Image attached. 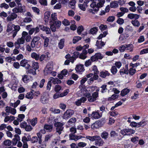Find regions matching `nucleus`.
Wrapping results in <instances>:
<instances>
[{
  "instance_id": "1",
  "label": "nucleus",
  "mask_w": 148,
  "mask_h": 148,
  "mask_svg": "<svg viewBox=\"0 0 148 148\" xmlns=\"http://www.w3.org/2000/svg\"><path fill=\"white\" fill-rule=\"evenodd\" d=\"M85 96L87 98L88 101L90 102H93L97 100V93L93 92L91 95L90 93H87L85 95Z\"/></svg>"
},
{
  "instance_id": "2",
  "label": "nucleus",
  "mask_w": 148,
  "mask_h": 148,
  "mask_svg": "<svg viewBox=\"0 0 148 148\" xmlns=\"http://www.w3.org/2000/svg\"><path fill=\"white\" fill-rule=\"evenodd\" d=\"M53 68V62H50L48 63L44 71L45 75L49 74L51 73Z\"/></svg>"
},
{
  "instance_id": "3",
  "label": "nucleus",
  "mask_w": 148,
  "mask_h": 148,
  "mask_svg": "<svg viewBox=\"0 0 148 148\" xmlns=\"http://www.w3.org/2000/svg\"><path fill=\"white\" fill-rule=\"evenodd\" d=\"M135 130L132 129L126 128L121 130L120 133L124 136H130L134 134L135 132Z\"/></svg>"
},
{
  "instance_id": "4",
  "label": "nucleus",
  "mask_w": 148,
  "mask_h": 148,
  "mask_svg": "<svg viewBox=\"0 0 148 148\" xmlns=\"http://www.w3.org/2000/svg\"><path fill=\"white\" fill-rule=\"evenodd\" d=\"M40 39V38L39 36H36L34 37L31 43V46L32 48L38 47Z\"/></svg>"
},
{
  "instance_id": "5",
  "label": "nucleus",
  "mask_w": 148,
  "mask_h": 148,
  "mask_svg": "<svg viewBox=\"0 0 148 148\" xmlns=\"http://www.w3.org/2000/svg\"><path fill=\"white\" fill-rule=\"evenodd\" d=\"M63 124L60 122H57L55 124V126L56 127V132L60 135L61 134V132L63 130Z\"/></svg>"
},
{
  "instance_id": "6",
  "label": "nucleus",
  "mask_w": 148,
  "mask_h": 148,
  "mask_svg": "<svg viewBox=\"0 0 148 148\" xmlns=\"http://www.w3.org/2000/svg\"><path fill=\"white\" fill-rule=\"evenodd\" d=\"M25 39L21 37L18 38L17 41L15 42L14 45L15 48H19L21 45L23 44L25 42Z\"/></svg>"
},
{
  "instance_id": "7",
  "label": "nucleus",
  "mask_w": 148,
  "mask_h": 148,
  "mask_svg": "<svg viewBox=\"0 0 148 148\" xmlns=\"http://www.w3.org/2000/svg\"><path fill=\"white\" fill-rule=\"evenodd\" d=\"M74 113V111L73 110L71 109H68L66 110L63 114V118L64 119H68Z\"/></svg>"
},
{
  "instance_id": "8",
  "label": "nucleus",
  "mask_w": 148,
  "mask_h": 148,
  "mask_svg": "<svg viewBox=\"0 0 148 148\" xmlns=\"http://www.w3.org/2000/svg\"><path fill=\"white\" fill-rule=\"evenodd\" d=\"M103 56L101 53H96L94 56H92L91 58V60L92 62L97 60L99 59H102L103 58Z\"/></svg>"
},
{
  "instance_id": "9",
  "label": "nucleus",
  "mask_w": 148,
  "mask_h": 148,
  "mask_svg": "<svg viewBox=\"0 0 148 148\" xmlns=\"http://www.w3.org/2000/svg\"><path fill=\"white\" fill-rule=\"evenodd\" d=\"M40 100L42 103H47L49 101V98L47 94L45 93H43L41 96Z\"/></svg>"
},
{
  "instance_id": "10",
  "label": "nucleus",
  "mask_w": 148,
  "mask_h": 148,
  "mask_svg": "<svg viewBox=\"0 0 148 148\" xmlns=\"http://www.w3.org/2000/svg\"><path fill=\"white\" fill-rule=\"evenodd\" d=\"M95 143L96 146H101L103 145L104 142L99 136H97L95 141Z\"/></svg>"
},
{
  "instance_id": "11",
  "label": "nucleus",
  "mask_w": 148,
  "mask_h": 148,
  "mask_svg": "<svg viewBox=\"0 0 148 148\" xmlns=\"http://www.w3.org/2000/svg\"><path fill=\"white\" fill-rule=\"evenodd\" d=\"M21 66L24 67L27 69H28L30 67V65L28 63V61L25 59L22 60L20 62Z\"/></svg>"
},
{
  "instance_id": "12",
  "label": "nucleus",
  "mask_w": 148,
  "mask_h": 148,
  "mask_svg": "<svg viewBox=\"0 0 148 148\" xmlns=\"http://www.w3.org/2000/svg\"><path fill=\"white\" fill-rule=\"evenodd\" d=\"M17 15L15 13H12L7 17L6 21L7 22H10L15 19L17 17Z\"/></svg>"
},
{
  "instance_id": "13",
  "label": "nucleus",
  "mask_w": 148,
  "mask_h": 148,
  "mask_svg": "<svg viewBox=\"0 0 148 148\" xmlns=\"http://www.w3.org/2000/svg\"><path fill=\"white\" fill-rule=\"evenodd\" d=\"M49 80L51 82H52L54 84H60L61 83V81L57 78H54L51 77Z\"/></svg>"
},
{
  "instance_id": "14",
  "label": "nucleus",
  "mask_w": 148,
  "mask_h": 148,
  "mask_svg": "<svg viewBox=\"0 0 148 148\" xmlns=\"http://www.w3.org/2000/svg\"><path fill=\"white\" fill-rule=\"evenodd\" d=\"M41 37L44 40V47H47L49 45V39L45 36H44L42 34L40 35Z\"/></svg>"
},
{
  "instance_id": "15",
  "label": "nucleus",
  "mask_w": 148,
  "mask_h": 148,
  "mask_svg": "<svg viewBox=\"0 0 148 148\" xmlns=\"http://www.w3.org/2000/svg\"><path fill=\"white\" fill-rule=\"evenodd\" d=\"M75 69L78 73L83 72L84 70L83 65L81 64L77 65Z\"/></svg>"
},
{
  "instance_id": "16",
  "label": "nucleus",
  "mask_w": 148,
  "mask_h": 148,
  "mask_svg": "<svg viewBox=\"0 0 148 148\" xmlns=\"http://www.w3.org/2000/svg\"><path fill=\"white\" fill-rule=\"evenodd\" d=\"M40 31V29L38 26L36 27V28H32L30 29L28 32V33L30 35L34 33L35 32L36 34L38 33Z\"/></svg>"
},
{
  "instance_id": "17",
  "label": "nucleus",
  "mask_w": 148,
  "mask_h": 148,
  "mask_svg": "<svg viewBox=\"0 0 148 148\" xmlns=\"http://www.w3.org/2000/svg\"><path fill=\"white\" fill-rule=\"evenodd\" d=\"M87 100V99L85 97H81L80 99L78 100L77 101L75 102V104L77 106H79L82 103H84Z\"/></svg>"
},
{
  "instance_id": "18",
  "label": "nucleus",
  "mask_w": 148,
  "mask_h": 148,
  "mask_svg": "<svg viewBox=\"0 0 148 148\" xmlns=\"http://www.w3.org/2000/svg\"><path fill=\"white\" fill-rule=\"evenodd\" d=\"M22 80L24 83H27L29 80H32L33 78L31 76H28L27 75H25L23 76Z\"/></svg>"
},
{
  "instance_id": "19",
  "label": "nucleus",
  "mask_w": 148,
  "mask_h": 148,
  "mask_svg": "<svg viewBox=\"0 0 148 148\" xmlns=\"http://www.w3.org/2000/svg\"><path fill=\"white\" fill-rule=\"evenodd\" d=\"M98 111L93 112L91 114L92 116L95 119H98L102 116V114H100Z\"/></svg>"
},
{
  "instance_id": "20",
  "label": "nucleus",
  "mask_w": 148,
  "mask_h": 148,
  "mask_svg": "<svg viewBox=\"0 0 148 148\" xmlns=\"http://www.w3.org/2000/svg\"><path fill=\"white\" fill-rule=\"evenodd\" d=\"M139 16L136 14H133L130 13L128 14L127 17L130 19H138L139 17Z\"/></svg>"
},
{
  "instance_id": "21",
  "label": "nucleus",
  "mask_w": 148,
  "mask_h": 148,
  "mask_svg": "<svg viewBox=\"0 0 148 148\" xmlns=\"http://www.w3.org/2000/svg\"><path fill=\"white\" fill-rule=\"evenodd\" d=\"M90 7L92 8L94 11L97 12L98 11V8L96 4V2H92L90 5Z\"/></svg>"
},
{
  "instance_id": "22",
  "label": "nucleus",
  "mask_w": 148,
  "mask_h": 148,
  "mask_svg": "<svg viewBox=\"0 0 148 148\" xmlns=\"http://www.w3.org/2000/svg\"><path fill=\"white\" fill-rule=\"evenodd\" d=\"M65 39L62 38L60 40L58 43V47L59 48L62 49L63 48L64 45Z\"/></svg>"
},
{
  "instance_id": "23",
  "label": "nucleus",
  "mask_w": 148,
  "mask_h": 148,
  "mask_svg": "<svg viewBox=\"0 0 148 148\" xmlns=\"http://www.w3.org/2000/svg\"><path fill=\"white\" fill-rule=\"evenodd\" d=\"M110 75V73L107 71H102L100 73V76L101 77L104 78L106 76H109Z\"/></svg>"
},
{
  "instance_id": "24",
  "label": "nucleus",
  "mask_w": 148,
  "mask_h": 148,
  "mask_svg": "<svg viewBox=\"0 0 148 148\" xmlns=\"http://www.w3.org/2000/svg\"><path fill=\"white\" fill-rule=\"evenodd\" d=\"M33 90H32L30 92L27 93L25 95V97L29 99H32L33 98Z\"/></svg>"
},
{
  "instance_id": "25",
  "label": "nucleus",
  "mask_w": 148,
  "mask_h": 148,
  "mask_svg": "<svg viewBox=\"0 0 148 148\" xmlns=\"http://www.w3.org/2000/svg\"><path fill=\"white\" fill-rule=\"evenodd\" d=\"M44 129L49 132H51L53 129V126L51 125L45 124L44 126Z\"/></svg>"
},
{
  "instance_id": "26",
  "label": "nucleus",
  "mask_w": 148,
  "mask_h": 148,
  "mask_svg": "<svg viewBox=\"0 0 148 148\" xmlns=\"http://www.w3.org/2000/svg\"><path fill=\"white\" fill-rule=\"evenodd\" d=\"M105 43L103 42L99 41L97 40L96 42V45L97 47V48L99 49L101 48L102 47L105 45Z\"/></svg>"
},
{
  "instance_id": "27",
  "label": "nucleus",
  "mask_w": 148,
  "mask_h": 148,
  "mask_svg": "<svg viewBox=\"0 0 148 148\" xmlns=\"http://www.w3.org/2000/svg\"><path fill=\"white\" fill-rule=\"evenodd\" d=\"M110 6L111 8H115L118 7V5L117 1H114L111 2Z\"/></svg>"
},
{
  "instance_id": "28",
  "label": "nucleus",
  "mask_w": 148,
  "mask_h": 148,
  "mask_svg": "<svg viewBox=\"0 0 148 148\" xmlns=\"http://www.w3.org/2000/svg\"><path fill=\"white\" fill-rule=\"evenodd\" d=\"M51 13L49 11H47L44 14V19L45 22L48 21L49 17L50 16Z\"/></svg>"
},
{
  "instance_id": "29",
  "label": "nucleus",
  "mask_w": 148,
  "mask_h": 148,
  "mask_svg": "<svg viewBox=\"0 0 148 148\" xmlns=\"http://www.w3.org/2000/svg\"><path fill=\"white\" fill-rule=\"evenodd\" d=\"M14 25L11 22H9L8 25L7 32H9L11 31L14 27Z\"/></svg>"
},
{
  "instance_id": "30",
  "label": "nucleus",
  "mask_w": 148,
  "mask_h": 148,
  "mask_svg": "<svg viewBox=\"0 0 148 148\" xmlns=\"http://www.w3.org/2000/svg\"><path fill=\"white\" fill-rule=\"evenodd\" d=\"M40 55L35 52H33L31 54V57L37 60L39 59Z\"/></svg>"
},
{
  "instance_id": "31",
  "label": "nucleus",
  "mask_w": 148,
  "mask_h": 148,
  "mask_svg": "<svg viewBox=\"0 0 148 148\" xmlns=\"http://www.w3.org/2000/svg\"><path fill=\"white\" fill-rule=\"evenodd\" d=\"M76 120L75 118L73 117L70 119L68 121V123L69 125H72L74 124L76 122Z\"/></svg>"
},
{
  "instance_id": "32",
  "label": "nucleus",
  "mask_w": 148,
  "mask_h": 148,
  "mask_svg": "<svg viewBox=\"0 0 148 148\" xmlns=\"http://www.w3.org/2000/svg\"><path fill=\"white\" fill-rule=\"evenodd\" d=\"M130 92L129 89L125 88L122 90L121 92V94L122 96H124L127 95Z\"/></svg>"
},
{
  "instance_id": "33",
  "label": "nucleus",
  "mask_w": 148,
  "mask_h": 148,
  "mask_svg": "<svg viewBox=\"0 0 148 148\" xmlns=\"http://www.w3.org/2000/svg\"><path fill=\"white\" fill-rule=\"evenodd\" d=\"M97 136H86V138L91 141H95Z\"/></svg>"
},
{
  "instance_id": "34",
  "label": "nucleus",
  "mask_w": 148,
  "mask_h": 148,
  "mask_svg": "<svg viewBox=\"0 0 148 148\" xmlns=\"http://www.w3.org/2000/svg\"><path fill=\"white\" fill-rule=\"evenodd\" d=\"M51 22H54L57 20V15L56 13H54L51 14Z\"/></svg>"
},
{
  "instance_id": "35",
  "label": "nucleus",
  "mask_w": 148,
  "mask_h": 148,
  "mask_svg": "<svg viewBox=\"0 0 148 148\" xmlns=\"http://www.w3.org/2000/svg\"><path fill=\"white\" fill-rule=\"evenodd\" d=\"M131 23L135 27H138L140 25L139 22L137 19L132 20Z\"/></svg>"
},
{
  "instance_id": "36",
  "label": "nucleus",
  "mask_w": 148,
  "mask_h": 148,
  "mask_svg": "<svg viewBox=\"0 0 148 148\" xmlns=\"http://www.w3.org/2000/svg\"><path fill=\"white\" fill-rule=\"evenodd\" d=\"M105 2V0H99L98 2L97 3V6L98 8V9L100 8L103 7L104 3Z\"/></svg>"
},
{
  "instance_id": "37",
  "label": "nucleus",
  "mask_w": 148,
  "mask_h": 148,
  "mask_svg": "<svg viewBox=\"0 0 148 148\" xmlns=\"http://www.w3.org/2000/svg\"><path fill=\"white\" fill-rule=\"evenodd\" d=\"M78 6L79 9L81 10L84 11L86 10V8H87L86 5H85L84 4H79L78 5Z\"/></svg>"
},
{
  "instance_id": "38",
  "label": "nucleus",
  "mask_w": 148,
  "mask_h": 148,
  "mask_svg": "<svg viewBox=\"0 0 148 148\" xmlns=\"http://www.w3.org/2000/svg\"><path fill=\"white\" fill-rule=\"evenodd\" d=\"M126 49L131 52L133 50V45L132 44L125 45Z\"/></svg>"
},
{
  "instance_id": "39",
  "label": "nucleus",
  "mask_w": 148,
  "mask_h": 148,
  "mask_svg": "<svg viewBox=\"0 0 148 148\" xmlns=\"http://www.w3.org/2000/svg\"><path fill=\"white\" fill-rule=\"evenodd\" d=\"M119 72L121 75H122L124 74H128L129 73L128 70L125 69H121Z\"/></svg>"
},
{
  "instance_id": "40",
  "label": "nucleus",
  "mask_w": 148,
  "mask_h": 148,
  "mask_svg": "<svg viewBox=\"0 0 148 148\" xmlns=\"http://www.w3.org/2000/svg\"><path fill=\"white\" fill-rule=\"evenodd\" d=\"M82 39L81 37L78 36H76L74 37L73 42L74 44L76 43L79 40H81Z\"/></svg>"
},
{
  "instance_id": "41",
  "label": "nucleus",
  "mask_w": 148,
  "mask_h": 148,
  "mask_svg": "<svg viewBox=\"0 0 148 148\" xmlns=\"http://www.w3.org/2000/svg\"><path fill=\"white\" fill-rule=\"evenodd\" d=\"M25 115L24 114H19L18 115V118H17V120L20 122H21L23 121V119L25 117Z\"/></svg>"
},
{
  "instance_id": "42",
  "label": "nucleus",
  "mask_w": 148,
  "mask_h": 148,
  "mask_svg": "<svg viewBox=\"0 0 148 148\" xmlns=\"http://www.w3.org/2000/svg\"><path fill=\"white\" fill-rule=\"evenodd\" d=\"M53 24L54 23V25H55L56 26V27L58 28L60 27L61 24V21L58 20H56L53 22Z\"/></svg>"
},
{
  "instance_id": "43",
  "label": "nucleus",
  "mask_w": 148,
  "mask_h": 148,
  "mask_svg": "<svg viewBox=\"0 0 148 148\" xmlns=\"http://www.w3.org/2000/svg\"><path fill=\"white\" fill-rule=\"evenodd\" d=\"M37 122V118H33L32 120L30 122L31 125L33 126H34L36 125Z\"/></svg>"
},
{
  "instance_id": "44",
  "label": "nucleus",
  "mask_w": 148,
  "mask_h": 148,
  "mask_svg": "<svg viewBox=\"0 0 148 148\" xmlns=\"http://www.w3.org/2000/svg\"><path fill=\"white\" fill-rule=\"evenodd\" d=\"M76 3V1L75 0H72L70 1V5L72 9H73L74 8Z\"/></svg>"
},
{
  "instance_id": "45",
  "label": "nucleus",
  "mask_w": 148,
  "mask_h": 148,
  "mask_svg": "<svg viewBox=\"0 0 148 148\" xmlns=\"http://www.w3.org/2000/svg\"><path fill=\"white\" fill-rule=\"evenodd\" d=\"M32 66L35 70L39 68L38 63L37 62H34L32 64Z\"/></svg>"
},
{
  "instance_id": "46",
  "label": "nucleus",
  "mask_w": 148,
  "mask_h": 148,
  "mask_svg": "<svg viewBox=\"0 0 148 148\" xmlns=\"http://www.w3.org/2000/svg\"><path fill=\"white\" fill-rule=\"evenodd\" d=\"M108 135L107 132L104 131L101 134V136L102 138L106 139L107 138Z\"/></svg>"
},
{
  "instance_id": "47",
  "label": "nucleus",
  "mask_w": 148,
  "mask_h": 148,
  "mask_svg": "<svg viewBox=\"0 0 148 148\" xmlns=\"http://www.w3.org/2000/svg\"><path fill=\"white\" fill-rule=\"evenodd\" d=\"M97 27H95L90 29V33L92 34H95L97 32Z\"/></svg>"
},
{
  "instance_id": "48",
  "label": "nucleus",
  "mask_w": 148,
  "mask_h": 148,
  "mask_svg": "<svg viewBox=\"0 0 148 148\" xmlns=\"http://www.w3.org/2000/svg\"><path fill=\"white\" fill-rule=\"evenodd\" d=\"M111 71L113 74H115L117 72V70L116 66H113L112 67Z\"/></svg>"
},
{
  "instance_id": "49",
  "label": "nucleus",
  "mask_w": 148,
  "mask_h": 148,
  "mask_svg": "<svg viewBox=\"0 0 148 148\" xmlns=\"http://www.w3.org/2000/svg\"><path fill=\"white\" fill-rule=\"evenodd\" d=\"M136 70L135 69L133 68H130L129 69V73L131 75H133L136 73Z\"/></svg>"
},
{
  "instance_id": "50",
  "label": "nucleus",
  "mask_w": 148,
  "mask_h": 148,
  "mask_svg": "<svg viewBox=\"0 0 148 148\" xmlns=\"http://www.w3.org/2000/svg\"><path fill=\"white\" fill-rule=\"evenodd\" d=\"M12 142L9 140H6L4 141L3 144L5 146H9L11 144Z\"/></svg>"
},
{
  "instance_id": "51",
  "label": "nucleus",
  "mask_w": 148,
  "mask_h": 148,
  "mask_svg": "<svg viewBox=\"0 0 148 148\" xmlns=\"http://www.w3.org/2000/svg\"><path fill=\"white\" fill-rule=\"evenodd\" d=\"M37 138L39 139L38 143L39 144H41L42 142V134L40 132H38L37 133Z\"/></svg>"
},
{
  "instance_id": "52",
  "label": "nucleus",
  "mask_w": 148,
  "mask_h": 148,
  "mask_svg": "<svg viewBox=\"0 0 148 148\" xmlns=\"http://www.w3.org/2000/svg\"><path fill=\"white\" fill-rule=\"evenodd\" d=\"M62 23L65 26H68L70 25V23L69 21L66 19H64L62 21Z\"/></svg>"
},
{
  "instance_id": "53",
  "label": "nucleus",
  "mask_w": 148,
  "mask_h": 148,
  "mask_svg": "<svg viewBox=\"0 0 148 148\" xmlns=\"http://www.w3.org/2000/svg\"><path fill=\"white\" fill-rule=\"evenodd\" d=\"M61 89V86L59 85H56L54 87V90L56 92H59Z\"/></svg>"
},
{
  "instance_id": "54",
  "label": "nucleus",
  "mask_w": 148,
  "mask_h": 148,
  "mask_svg": "<svg viewBox=\"0 0 148 148\" xmlns=\"http://www.w3.org/2000/svg\"><path fill=\"white\" fill-rule=\"evenodd\" d=\"M52 86V83L49 80L48 82L47 86H46V89L48 90H50L51 89V87Z\"/></svg>"
},
{
  "instance_id": "55",
  "label": "nucleus",
  "mask_w": 148,
  "mask_h": 148,
  "mask_svg": "<svg viewBox=\"0 0 148 148\" xmlns=\"http://www.w3.org/2000/svg\"><path fill=\"white\" fill-rule=\"evenodd\" d=\"M120 10L124 14L125 13L128 12L129 11L128 9L126 8L121 7L120 8Z\"/></svg>"
},
{
  "instance_id": "56",
  "label": "nucleus",
  "mask_w": 148,
  "mask_h": 148,
  "mask_svg": "<svg viewBox=\"0 0 148 148\" xmlns=\"http://www.w3.org/2000/svg\"><path fill=\"white\" fill-rule=\"evenodd\" d=\"M38 1L41 5L45 6L47 5V0H38Z\"/></svg>"
},
{
  "instance_id": "57",
  "label": "nucleus",
  "mask_w": 148,
  "mask_h": 148,
  "mask_svg": "<svg viewBox=\"0 0 148 148\" xmlns=\"http://www.w3.org/2000/svg\"><path fill=\"white\" fill-rule=\"evenodd\" d=\"M50 110L54 114H59L60 112V110L59 109H56L53 108H51Z\"/></svg>"
},
{
  "instance_id": "58",
  "label": "nucleus",
  "mask_w": 148,
  "mask_h": 148,
  "mask_svg": "<svg viewBox=\"0 0 148 148\" xmlns=\"http://www.w3.org/2000/svg\"><path fill=\"white\" fill-rule=\"evenodd\" d=\"M119 49L121 52H124L125 49H126L125 45H124L120 46L119 48Z\"/></svg>"
},
{
  "instance_id": "59",
  "label": "nucleus",
  "mask_w": 148,
  "mask_h": 148,
  "mask_svg": "<svg viewBox=\"0 0 148 148\" xmlns=\"http://www.w3.org/2000/svg\"><path fill=\"white\" fill-rule=\"evenodd\" d=\"M83 30V27L82 26H79L77 29V32L78 34H80Z\"/></svg>"
},
{
  "instance_id": "60",
  "label": "nucleus",
  "mask_w": 148,
  "mask_h": 148,
  "mask_svg": "<svg viewBox=\"0 0 148 148\" xmlns=\"http://www.w3.org/2000/svg\"><path fill=\"white\" fill-rule=\"evenodd\" d=\"M1 8H4L5 9H8L9 8V5L5 3H3L0 5Z\"/></svg>"
},
{
  "instance_id": "61",
  "label": "nucleus",
  "mask_w": 148,
  "mask_h": 148,
  "mask_svg": "<svg viewBox=\"0 0 148 148\" xmlns=\"http://www.w3.org/2000/svg\"><path fill=\"white\" fill-rule=\"evenodd\" d=\"M110 135L112 137H114L118 136V133L114 131H112L110 133Z\"/></svg>"
},
{
  "instance_id": "62",
  "label": "nucleus",
  "mask_w": 148,
  "mask_h": 148,
  "mask_svg": "<svg viewBox=\"0 0 148 148\" xmlns=\"http://www.w3.org/2000/svg\"><path fill=\"white\" fill-rule=\"evenodd\" d=\"M31 141L32 143H37L38 140V139L37 137L33 136L32 138Z\"/></svg>"
},
{
  "instance_id": "63",
  "label": "nucleus",
  "mask_w": 148,
  "mask_h": 148,
  "mask_svg": "<svg viewBox=\"0 0 148 148\" xmlns=\"http://www.w3.org/2000/svg\"><path fill=\"white\" fill-rule=\"evenodd\" d=\"M115 19V17L114 16H109L107 19V21L109 22H112Z\"/></svg>"
},
{
  "instance_id": "64",
  "label": "nucleus",
  "mask_w": 148,
  "mask_h": 148,
  "mask_svg": "<svg viewBox=\"0 0 148 148\" xmlns=\"http://www.w3.org/2000/svg\"><path fill=\"white\" fill-rule=\"evenodd\" d=\"M148 53V48L144 49L141 50L140 52V54L142 55Z\"/></svg>"
}]
</instances>
